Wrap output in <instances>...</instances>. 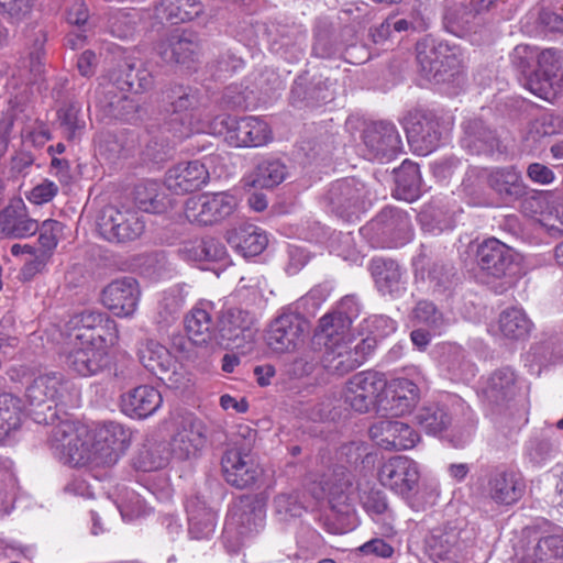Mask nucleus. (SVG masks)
Returning a JSON list of instances; mask_svg holds the SVG:
<instances>
[{"label":"nucleus","instance_id":"nucleus-9","mask_svg":"<svg viewBox=\"0 0 563 563\" xmlns=\"http://www.w3.org/2000/svg\"><path fill=\"white\" fill-rule=\"evenodd\" d=\"M386 387L387 380L383 374L374 371L360 372L346 383L344 400L357 412H367L374 408L379 412V402Z\"/></svg>","mask_w":563,"mask_h":563},{"label":"nucleus","instance_id":"nucleus-4","mask_svg":"<svg viewBox=\"0 0 563 563\" xmlns=\"http://www.w3.org/2000/svg\"><path fill=\"white\" fill-rule=\"evenodd\" d=\"M236 207L238 199L230 192H206L188 198L184 212L190 223L206 227L228 219Z\"/></svg>","mask_w":563,"mask_h":563},{"label":"nucleus","instance_id":"nucleus-51","mask_svg":"<svg viewBox=\"0 0 563 563\" xmlns=\"http://www.w3.org/2000/svg\"><path fill=\"white\" fill-rule=\"evenodd\" d=\"M396 184L406 199H412L421 188V176L418 164L405 161L396 172Z\"/></svg>","mask_w":563,"mask_h":563},{"label":"nucleus","instance_id":"nucleus-17","mask_svg":"<svg viewBox=\"0 0 563 563\" xmlns=\"http://www.w3.org/2000/svg\"><path fill=\"white\" fill-rule=\"evenodd\" d=\"M141 291L136 279L124 277L112 280L101 292L102 305L119 318L132 317L139 306Z\"/></svg>","mask_w":563,"mask_h":563},{"label":"nucleus","instance_id":"nucleus-37","mask_svg":"<svg viewBox=\"0 0 563 563\" xmlns=\"http://www.w3.org/2000/svg\"><path fill=\"white\" fill-rule=\"evenodd\" d=\"M227 241L244 257L261 254L268 243L265 232L253 224H244L228 231Z\"/></svg>","mask_w":563,"mask_h":563},{"label":"nucleus","instance_id":"nucleus-43","mask_svg":"<svg viewBox=\"0 0 563 563\" xmlns=\"http://www.w3.org/2000/svg\"><path fill=\"white\" fill-rule=\"evenodd\" d=\"M185 300L186 294L180 285H175L164 290L158 297L154 317L155 322L161 325L174 323L179 318Z\"/></svg>","mask_w":563,"mask_h":563},{"label":"nucleus","instance_id":"nucleus-53","mask_svg":"<svg viewBox=\"0 0 563 563\" xmlns=\"http://www.w3.org/2000/svg\"><path fill=\"white\" fill-rule=\"evenodd\" d=\"M136 21L137 14L135 12L118 10L109 18L110 33L121 40L130 38L136 30Z\"/></svg>","mask_w":563,"mask_h":563},{"label":"nucleus","instance_id":"nucleus-19","mask_svg":"<svg viewBox=\"0 0 563 563\" xmlns=\"http://www.w3.org/2000/svg\"><path fill=\"white\" fill-rule=\"evenodd\" d=\"M538 69L527 76L525 86L537 97L552 101L558 95L555 85L559 69V54L553 48L537 52Z\"/></svg>","mask_w":563,"mask_h":563},{"label":"nucleus","instance_id":"nucleus-58","mask_svg":"<svg viewBox=\"0 0 563 563\" xmlns=\"http://www.w3.org/2000/svg\"><path fill=\"white\" fill-rule=\"evenodd\" d=\"M397 329L396 322L383 314H375L366 318L362 322V330L376 340L388 336Z\"/></svg>","mask_w":563,"mask_h":563},{"label":"nucleus","instance_id":"nucleus-14","mask_svg":"<svg viewBox=\"0 0 563 563\" xmlns=\"http://www.w3.org/2000/svg\"><path fill=\"white\" fill-rule=\"evenodd\" d=\"M365 157L368 161H389L401 152L402 142L393 123L377 122L364 130Z\"/></svg>","mask_w":563,"mask_h":563},{"label":"nucleus","instance_id":"nucleus-57","mask_svg":"<svg viewBox=\"0 0 563 563\" xmlns=\"http://www.w3.org/2000/svg\"><path fill=\"white\" fill-rule=\"evenodd\" d=\"M530 132L538 136L563 134V114L543 113L530 126Z\"/></svg>","mask_w":563,"mask_h":563},{"label":"nucleus","instance_id":"nucleus-52","mask_svg":"<svg viewBox=\"0 0 563 563\" xmlns=\"http://www.w3.org/2000/svg\"><path fill=\"white\" fill-rule=\"evenodd\" d=\"M58 119L63 133L68 140H76L84 133L86 122L81 108L77 103H70L58 111Z\"/></svg>","mask_w":563,"mask_h":563},{"label":"nucleus","instance_id":"nucleus-25","mask_svg":"<svg viewBox=\"0 0 563 563\" xmlns=\"http://www.w3.org/2000/svg\"><path fill=\"white\" fill-rule=\"evenodd\" d=\"M366 199L365 185L354 178L334 181L327 194L328 202L340 214L364 209Z\"/></svg>","mask_w":563,"mask_h":563},{"label":"nucleus","instance_id":"nucleus-24","mask_svg":"<svg viewBox=\"0 0 563 563\" xmlns=\"http://www.w3.org/2000/svg\"><path fill=\"white\" fill-rule=\"evenodd\" d=\"M209 177L205 163L200 161L183 162L167 170L165 185L170 191L184 195L200 189L208 183Z\"/></svg>","mask_w":563,"mask_h":563},{"label":"nucleus","instance_id":"nucleus-8","mask_svg":"<svg viewBox=\"0 0 563 563\" xmlns=\"http://www.w3.org/2000/svg\"><path fill=\"white\" fill-rule=\"evenodd\" d=\"M417 60L421 73L429 80L445 81L457 73L456 53L443 42L426 37L417 43Z\"/></svg>","mask_w":563,"mask_h":563},{"label":"nucleus","instance_id":"nucleus-26","mask_svg":"<svg viewBox=\"0 0 563 563\" xmlns=\"http://www.w3.org/2000/svg\"><path fill=\"white\" fill-rule=\"evenodd\" d=\"M369 271L382 295L397 297L406 290L405 271L395 261L375 257L371 261Z\"/></svg>","mask_w":563,"mask_h":563},{"label":"nucleus","instance_id":"nucleus-6","mask_svg":"<svg viewBox=\"0 0 563 563\" xmlns=\"http://www.w3.org/2000/svg\"><path fill=\"white\" fill-rule=\"evenodd\" d=\"M245 429L249 438L246 444L227 450L221 461L227 483L241 489L253 486L262 474L258 463L251 453L256 432L247 427Z\"/></svg>","mask_w":563,"mask_h":563},{"label":"nucleus","instance_id":"nucleus-10","mask_svg":"<svg viewBox=\"0 0 563 563\" xmlns=\"http://www.w3.org/2000/svg\"><path fill=\"white\" fill-rule=\"evenodd\" d=\"M172 453L179 460L196 459L207 442V428L192 412L177 413L173 418Z\"/></svg>","mask_w":563,"mask_h":563},{"label":"nucleus","instance_id":"nucleus-31","mask_svg":"<svg viewBox=\"0 0 563 563\" xmlns=\"http://www.w3.org/2000/svg\"><path fill=\"white\" fill-rule=\"evenodd\" d=\"M67 365L81 376H91L108 365V351L78 341L67 355Z\"/></svg>","mask_w":563,"mask_h":563},{"label":"nucleus","instance_id":"nucleus-61","mask_svg":"<svg viewBox=\"0 0 563 563\" xmlns=\"http://www.w3.org/2000/svg\"><path fill=\"white\" fill-rule=\"evenodd\" d=\"M538 47L528 44L517 45L510 54V60L515 68L527 76L537 60Z\"/></svg>","mask_w":563,"mask_h":563},{"label":"nucleus","instance_id":"nucleus-63","mask_svg":"<svg viewBox=\"0 0 563 563\" xmlns=\"http://www.w3.org/2000/svg\"><path fill=\"white\" fill-rule=\"evenodd\" d=\"M63 228L62 222L53 219H47L38 225V242L45 251H52L57 246Z\"/></svg>","mask_w":563,"mask_h":563},{"label":"nucleus","instance_id":"nucleus-12","mask_svg":"<svg viewBox=\"0 0 563 563\" xmlns=\"http://www.w3.org/2000/svg\"><path fill=\"white\" fill-rule=\"evenodd\" d=\"M316 336L324 345L323 363L329 372L344 375L362 365V356L353 350L354 339L349 333L327 335L319 330Z\"/></svg>","mask_w":563,"mask_h":563},{"label":"nucleus","instance_id":"nucleus-16","mask_svg":"<svg viewBox=\"0 0 563 563\" xmlns=\"http://www.w3.org/2000/svg\"><path fill=\"white\" fill-rule=\"evenodd\" d=\"M253 316L241 308H227L218 323L219 344L227 349H240L253 339Z\"/></svg>","mask_w":563,"mask_h":563},{"label":"nucleus","instance_id":"nucleus-60","mask_svg":"<svg viewBox=\"0 0 563 563\" xmlns=\"http://www.w3.org/2000/svg\"><path fill=\"white\" fill-rule=\"evenodd\" d=\"M121 516L124 520H133L145 516L151 508L146 501L135 492L126 493V497L118 505Z\"/></svg>","mask_w":563,"mask_h":563},{"label":"nucleus","instance_id":"nucleus-48","mask_svg":"<svg viewBox=\"0 0 563 563\" xmlns=\"http://www.w3.org/2000/svg\"><path fill=\"white\" fill-rule=\"evenodd\" d=\"M187 511L190 537L196 540L209 539L214 533L216 514L211 509L194 505H188Z\"/></svg>","mask_w":563,"mask_h":563},{"label":"nucleus","instance_id":"nucleus-59","mask_svg":"<svg viewBox=\"0 0 563 563\" xmlns=\"http://www.w3.org/2000/svg\"><path fill=\"white\" fill-rule=\"evenodd\" d=\"M247 147L264 146L273 140L269 125L256 117H247Z\"/></svg>","mask_w":563,"mask_h":563},{"label":"nucleus","instance_id":"nucleus-15","mask_svg":"<svg viewBox=\"0 0 563 563\" xmlns=\"http://www.w3.org/2000/svg\"><path fill=\"white\" fill-rule=\"evenodd\" d=\"M93 433L97 466L110 467L114 465L121 454L126 450L131 433L118 422H108L99 427Z\"/></svg>","mask_w":563,"mask_h":563},{"label":"nucleus","instance_id":"nucleus-44","mask_svg":"<svg viewBox=\"0 0 563 563\" xmlns=\"http://www.w3.org/2000/svg\"><path fill=\"white\" fill-rule=\"evenodd\" d=\"M320 485L324 497L328 498L332 507H335L336 504L346 503L352 488V476L345 467L339 466L324 474Z\"/></svg>","mask_w":563,"mask_h":563},{"label":"nucleus","instance_id":"nucleus-46","mask_svg":"<svg viewBox=\"0 0 563 563\" xmlns=\"http://www.w3.org/2000/svg\"><path fill=\"white\" fill-rule=\"evenodd\" d=\"M134 200L136 206L145 212L161 213L167 208L166 196L161 184L155 180L139 184L134 189Z\"/></svg>","mask_w":563,"mask_h":563},{"label":"nucleus","instance_id":"nucleus-34","mask_svg":"<svg viewBox=\"0 0 563 563\" xmlns=\"http://www.w3.org/2000/svg\"><path fill=\"white\" fill-rule=\"evenodd\" d=\"M512 261L511 250L497 239H488L477 249L478 266L492 276L505 275Z\"/></svg>","mask_w":563,"mask_h":563},{"label":"nucleus","instance_id":"nucleus-54","mask_svg":"<svg viewBox=\"0 0 563 563\" xmlns=\"http://www.w3.org/2000/svg\"><path fill=\"white\" fill-rule=\"evenodd\" d=\"M412 317L418 323L426 324L434 332H440L445 325L443 314L432 302L427 300L417 303L412 311Z\"/></svg>","mask_w":563,"mask_h":563},{"label":"nucleus","instance_id":"nucleus-62","mask_svg":"<svg viewBox=\"0 0 563 563\" xmlns=\"http://www.w3.org/2000/svg\"><path fill=\"white\" fill-rule=\"evenodd\" d=\"M274 509L280 520L299 517L303 507L295 494H279L274 498Z\"/></svg>","mask_w":563,"mask_h":563},{"label":"nucleus","instance_id":"nucleus-49","mask_svg":"<svg viewBox=\"0 0 563 563\" xmlns=\"http://www.w3.org/2000/svg\"><path fill=\"white\" fill-rule=\"evenodd\" d=\"M416 422L428 433L438 434L450 424L451 419L438 404L422 406L415 416Z\"/></svg>","mask_w":563,"mask_h":563},{"label":"nucleus","instance_id":"nucleus-1","mask_svg":"<svg viewBox=\"0 0 563 563\" xmlns=\"http://www.w3.org/2000/svg\"><path fill=\"white\" fill-rule=\"evenodd\" d=\"M93 433L86 424L64 420L53 426L48 444L64 464L70 466H97Z\"/></svg>","mask_w":563,"mask_h":563},{"label":"nucleus","instance_id":"nucleus-22","mask_svg":"<svg viewBox=\"0 0 563 563\" xmlns=\"http://www.w3.org/2000/svg\"><path fill=\"white\" fill-rule=\"evenodd\" d=\"M525 492L526 483L515 471L496 468L488 475L486 493L497 505L511 506L521 499Z\"/></svg>","mask_w":563,"mask_h":563},{"label":"nucleus","instance_id":"nucleus-40","mask_svg":"<svg viewBox=\"0 0 563 563\" xmlns=\"http://www.w3.org/2000/svg\"><path fill=\"white\" fill-rule=\"evenodd\" d=\"M207 129L211 134L223 135L231 146L247 147V117L238 120L228 114H220L208 123Z\"/></svg>","mask_w":563,"mask_h":563},{"label":"nucleus","instance_id":"nucleus-11","mask_svg":"<svg viewBox=\"0 0 563 563\" xmlns=\"http://www.w3.org/2000/svg\"><path fill=\"white\" fill-rule=\"evenodd\" d=\"M377 477L384 487L402 497H409L418 487L420 468L412 459L397 455L382 463Z\"/></svg>","mask_w":563,"mask_h":563},{"label":"nucleus","instance_id":"nucleus-55","mask_svg":"<svg viewBox=\"0 0 563 563\" xmlns=\"http://www.w3.org/2000/svg\"><path fill=\"white\" fill-rule=\"evenodd\" d=\"M159 99L164 103H169L175 113L186 111L197 103V97L194 93L187 92L181 86L163 90Z\"/></svg>","mask_w":563,"mask_h":563},{"label":"nucleus","instance_id":"nucleus-21","mask_svg":"<svg viewBox=\"0 0 563 563\" xmlns=\"http://www.w3.org/2000/svg\"><path fill=\"white\" fill-rule=\"evenodd\" d=\"M372 440L385 450H409L419 441V434L398 420H380L369 428Z\"/></svg>","mask_w":563,"mask_h":563},{"label":"nucleus","instance_id":"nucleus-35","mask_svg":"<svg viewBox=\"0 0 563 563\" xmlns=\"http://www.w3.org/2000/svg\"><path fill=\"white\" fill-rule=\"evenodd\" d=\"M518 390L517 374L508 366L494 371L483 386L485 398L495 405H501L514 399Z\"/></svg>","mask_w":563,"mask_h":563},{"label":"nucleus","instance_id":"nucleus-29","mask_svg":"<svg viewBox=\"0 0 563 563\" xmlns=\"http://www.w3.org/2000/svg\"><path fill=\"white\" fill-rule=\"evenodd\" d=\"M532 322L520 308H507L503 310L497 320L489 325V333L498 339L520 341L528 336Z\"/></svg>","mask_w":563,"mask_h":563},{"label":"nucleus","instance_id":"nucleus-2","mask_svg":"<svg viewBox=\"0 0 563 563\" xmlns=\"http://www.w3.org/2000/svg\"><path fill=\"white\" fill-rule=\"evenodd\" d=\"M265 523V505L255 497H244L235 503L227 517L223 543L229 552L236 553L255 537Z\"/></svg>","mask_w":563,"mask_h":563},{"label":"nucleus","instance_id":"nucleus-20","mask_svg":"<svg viewBox=\"0 0 563 563\" xmlns=\"http://www.w3.org/2000/svg\"><path fill=\"white\" fill-rule=\"evenodd\" d=\"M306 323L297 314L284 313L277 317L266 332V343L275 353L294 351L302 340Z\"/></svg>","mask_w":563,"mask_h":563},{"label":"nucleus","instance_id":"nucleus-27","mask_svg":"<svg viewBox=\"0 0 563 563\" xmlns=\"http://www.w3.org/2000/svg\"><path fill=\"white\" fill-rule=\"evenodd\" d=\"M161 393L150 385H140L121 396L122 411L136 419H145L162 406Z\"/></svg>","mask_w":563,"mask_h":563},{"label":"nucleus","instance_id":"nucleus-41","mask_svg":"<svg viewBox=\"0 0 563 563\" xmlns=\"http://www.w3.org/2000/svg\"><path fill=\"white\" fill-rule=\"evenodd\" d=\"M24 419L21 400L11 394H0V443L20 431Z\"/></svg>","mask_w":563,"mask_h":563},{"label":"nucleus","instance_id":"nucleus-5","mask_svg":"<svg viewBox=\"0 0 563 563\" xmlns=\"http://www.w3.org/2000/svg\"><path fill=\"white\" fill-rule=\"evenodd\" d=\"M100 235L114 243H126L137 240L145 231V221L139 211L131 208H103L98 220Z\"/></svg>","mask_w":563,"mask_h":563},{"label":"nucleus","instance_id":"nucleus-42","mask_svg":"<svg viewBox=\"0 0 563 563\" xmlns=\"http://www.w3.org/2000/svg\"><path fill=\"white\" fill-rule=\"evenodd\" d=\"M202 11L203 5L199 0H159L155 5L156 16L172 23L191 21Z\"/></svg>","mask_w":563,"mask_h":563},{"label":"nucleus","instance_id":"nucleus-18","mask_svg":"<svg viewBox=\"0 0 563 563\" xmlns=\"http://www.w3.org/2000/svg\"><path fill=\"white\" fill-rule=\"evenodd\" d=\"M420 400V388L412 380L398 377L387 382L384 397L379 402V413L404 416L410 413Z\"/></svg>","mask_w":563,"mask_h":563},{"label":"nucleus","instance_id":"nucleus-30","mask_svg":"<svg viewBox=\"0 0 563 563\" xmlns=\"http://www.w3.org/2000/svg\"><path fill=\"white\" fill-rule=\"evenodd\" d=\"M157 49L166 63L186 64L195 59L199 42L191 31L175 32L162 41Z\"/></svg>","mask_w":563,"mask_h":563},{"label":"nucleus","instance_id":"nucleus-36","mask_svg":"<svg viewBox=\"0 0 563 563\" xmlns=\"http://www.w3.org/2000/svg\"><path fill=\"white\" fill-rule=\"evenodd\" d=\"M210 303L194 307L185 318V329L189 340L197 344H208L213 339L219 343V334L214 331Z\"/></svg>","mask_w":563,"mask_h":563},{"label":"nucleus","instance_id":"nucleus-7","mask_svg":"<svg viewBox=\"0 0 563 563\" xmlns=\"http://www.w3.org/2000/svg\"><path fill=\"white\" fill-rule=\"evenodd\" d=\"M70 324L76 330V340L81 343H89L108 351L119 341L117 322L106 312L84 310L70 319Z\"/></svg>","mask_w":563,"mask_h":563},{"label":"nucleus","instance_id":"nucleus-13","mask_svg":"<svg viewBox=\"0 0 563 563\" xmlns=\"http://www.w3.org/2000/svg\"><path fill=\"white\" fill-rule=\"evenodd\" d=\"M405 130L411 150L418 155L426 156L440 145V122L431 114L410 113L405 120Z\"/></svg>","mask_w":563,"mask_h":563},{"label":"nucleus","instance_id":"nucleus-47","mask_svg":"<svg viewBox=\"0 0 563 563\" xmlns=\"http://www.w3.org/2000/svg\"><path fill=\"white\" fill-rule=\"evenodd\" d=\"M532 563H563V529L556 528L552 534L542 537L532 554Z\"/></svg>","mask_w":563,"mask_h":563},{"label":"nucleus","instance_id":"nucleus-3","mask_svg":"<svg viewBox=\"0 0 563 563\" xmlns=\"http://www.w3.org/2000/svg\"><path fill=\"white\" fill-rule=\"evenodd\" d=\"M69 388V382L59 373L40 375L26 388V398L33 407L31 415L36 423H53L56 410L52 404L62 399Z\"/></svg>","mask_w":563,"mask_h":563},{"label":"nucleus","instance_id":"nucleus-64","mask_svg":"<svg viewBox=\"0 0 563 563\" xmlns=\"http://www.w3.org/2000/svg\"><path fill=\"white\" fill-rule=\"evenodd\" d=\"M153 77L147 69H134L132 65L128 66L124 74V85L126 89L133 92H143L151 88Z\"/></svg>","mask_w":563,"mask_h":563},{"label":"nucleus","instance_id":"nucleus-32","mask_svg":"<svg viewBox=\"0 0 563 563\" xmlns=\"http://www.w3.org/2000/svg\"><path fill=\"white\" fill-rule=\"evenodd\" d=\"M487 185L505 202L518 200L526 194L521 174L514 166L492 168L487 173Z\"/></svg>","mask_w":563,"mask_h":563},{"label":"nucleus","instance_id":"nucleus-39","mask_svg":"<svg viewBox=\"0 0 563 563\" xmlns=\"http://www.w3.org/2000/svg\"><path fill=\"white\" fill-rule=\"evenodd\" d=\"M386 235H390L396 244H404L411 239V221L409 216L395 207L384 208L373 222Z\"/></svg>","mask_w":563,"mask_h":563},{"label":"nucleus","instance_id":"nucleus-33","mask_svg":"<svg viewBox=\"0 0 563 563\" xmlns=\"http://www.w3.org/2000/svg\"><path fill=\"white\" fill-rule=\"evenodd\" d=\"M139 358L143 366L161 380H172L176 373V361L165 346L154 340L141 344Z\"/></svg>","mask_w":563,"mask_h":563},{"label":"nucleus","instance_id":"nucleus-50","mask_svg":"<svg viewBox=\"0 0 563 563\" xmlns=\"http://www.w3.org/2000/svg\"><path fill=\"white\" fill-rule=\"evenodd\" d=\"M415 267L416 273L418 274L421 271V277L427 279L434 289L446 288L452 283L454 276L453 266L441 261L429 264L427 275L423 272V260L416 261Z\"/></svg>","mask_w":563,"mask_h":563},{"label":"nucleus","instance_id":"nucleus-45","mask_svg":"<svg viewBox=\"0 0 563 563\" xmlns=\"http://www.w3.org/2000/svg\"><path fill=\"white\" fill-rule=\"evenodd\" d=\"M286 176V166L279 161L266 159L244 178L245 185L258 188H273L279 185Z\"/></svg>","mask_w":563,"mask_h":563},{"label":"nucleus","instance_id":"nucleus-28","mask_svg":"<svg viewBox=\"0 0 563 563\" xmlns=\"http://www.w3.org/2000/svg\"><path fill=\"white\" fill-rule=\"evenodd\" d=\"M37 230V221L29 217L21 199L11 201L0 212V232L5 236L24 239L34 235Z\"/></svg>","mask_w":563,"mask_h":563},{"label":"nucleus","instance_id":"nucleus-23","mask_svg":"<svg viewBox=\"0 0 563 563\" xmlns=\"http://www.w3.org/2000/svg\"><path fill=\"white\" fill-rule=\"evenodd\" d=\"M461 530L453 526L434 528L426 539V549L434 563H457L462 552Z\"/></svg>","mask_w":563,"mask_h":563},{"label":"nucleus","instance_id":"nucleus-56","mask_svg":"<svg viewBox=\"0 0 563 563\" xmlns=\"http://www.w3.org/2000/svg\"><path fill=\"white\" fill-rule=\"evenodd\" d=\"M20 134L24 143H29L36 147L43 146L51 139V133L46 125L42 121L37 119L32 120L29 117L26 118Z\"/></svg>","mask_w":563,"mask_h":563},{"label":"nucleus","instance_id":"nucleus-38","mask_svg":"<svg viewBox=\"0 0 563 563\" xmlns=\"http://www.w3.org/2000/svg\"><path fill=\"white\" fill-rule=\"evenodd\" d=\"M360 313V302L353 295L343 297L333 313L323 316L319 321V330L323 334H344L349 332L352 320Z\"/></svg>","mask_w":563,"mask_h":563}]
</instances>
